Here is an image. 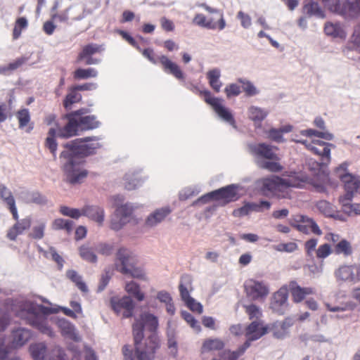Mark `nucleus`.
I'll list each match as a JSON object with an SVG mask.
<instances>
[{
    "instance_id": "f257e3e1",
    "label": "nucleus",
    "mask_w": 360,
    "mask_h": 360,
    "mask_svg": "<svg viewBox=\"0 0 360 360\" xmlns=\"http://www.w3.org/2000/svg\"><path fill=\"white\" fill-rule=\"evenodd\" d=\"M158 319L150 313H143L132 326L135 346V354L130 345L122 347L124 360H153L156 351L160 347V340L156 331L158 328Z\"/></svg>"
},
{
    "instance_id": "f03ea898",
    "label": "nucleus",
    "mask_w": 360,
    "mask_h": 360,
    "mask_svg": "<svg viewBox=\"0 0 360 360\" xmlns=\"http://www.w3.org/2000/svg\"><path fill=\"white\" fill-rule=\"evenodd\" d=\"M96 137L87 136L77 139L64 145L65 148L60 154V158L66 160L63 169L67 176V181L72 184H79L87 176L86 169L81 168V158L93 154L95 150L102 147Z\"/></svg>"
},
{
    "instance_id": "7ed1b4c3",
    "label": "nucleus",
    "mask_w": 360,
    "mask_h": 360,
    "mask_svg": "<svg viewBox=\"0 0 360 360\" xmlns=\"http://www.w3.org/2000/svg\"><path fill=\"white\" fill-rule=\"evenodd\" d=\"M250 153L255 158L257 165L271 172H280L283 167L280 164L281 160L277 154L278 148L266 143H257L248 145Z\"/></svg>"
},
{
    "instance_id": "20e7f679",
    "label": "nucleus",
    "mask_w": 360,
    "mask_h": 360,
    "mask_svg": "<svg viewBox=\"0 0 360 360\" xmlns=\"http://www.w3.org/2000/svg\"><path fill=\"white\" fill-rule=\"evenodd\" d=\"M81 115L80 110H76L62 117V119L67 120L68 122L58 129L59 138L69 139L77 136L79 130H91L99 127L100 122L95 115L82 116Z\"/></svg>"
},
{
    "instance_id": "39448f33",
    "label": "nucleus",
    "mask_w": 360,
    "mask_h": 360,
    "mask_svg": "<svg viewBox=\"0 0 360 360\" xmlns=\"http://www.w3.org/2000/svg\"><path fill=\"white\" fill-rule=\"evenodd\" d=\"M261 192L268 198H290V188L297 187L298 184L293 179H283L278 176L263 178L261 180Z\"/></svg>"
},
{
    "instance_id": "423d86ee",
    "label": "nucleus",
    "mask_w": 360,
    "mask_h": 360,
    "mask_svg": "<svg viewBox=\"0 0 360 360\" xmlns=\"http://www.w3.org/2000/svg\"><path fill=\"white\" fill-rule=\"evenodd\" d=\"M131 252L126 248H120L116 253L115 267L122 274H129L134 278L147 281L146 274L142 269L135 267L133 264Z\"/></svg>"
},
{
    "instance_id": "0eeeda50",
    "label": "nucleus",
    "mask_w": 360,
    "mask_h": 360,
    "mask_svg": "<svg viewBox=\"0 0 360 360\" xmlns=\"http://www.w3.org/2000/svg\"><path fill=\"white\" fill-rule=\"evenodd\" d=\"M199 95L203 98L205 102L211 105L217 115L231 125L236 127V121L230 110L222 105V100L212 96L209 90H198Z\"/></svg>"
},
{
    "instance_id": "6e6552de",
    "label": "nucleus",
    "mask_w": 360,
    "mask_h": 360,
    "mask_svg": "<svg viewBox=\"0 0 360 360\" xmlns=\"http://www.w3.org/2000/svg\"><path fill=\"white\" fill-rule=\"evenodd\" d=\"M347 164L342 163L335 169L337 176L340 179L341 181L344 184V187L346 191L345 198L350 200L354 192H356L360 185V179L349 173L345 172L347 170Z\"/></svg>"
},
{
    "instance_id": "1a4fd4ad",
    "label": "nucleus",
    "mask_w": 360,
    "mask_h": 360,
    "mask_svg": "<svg viewBox=\"0 0 360 360\" xmlns=\"http://www.w3.org/2000/svg\"><path fill=\"white\" fill-rule=\"evenodd\" d=\"M337 3L330 6V10L337 13L345 18H355L360 17V0H345L342 5L339 0Z\"/></svg>"
},
{
    "instance_id": "9d476101",
    "label": "nucleus",
    "mask_w": 360,
    "mask_h": 360,
    "mask_svg": "<svg viewBox=\"0 0 360 360\" xmlns=\"http://www.w3.org/2000/svg\"><path fill=\"white\" fill-rule=\"evenodd\" d=\"M246 295L252 300H262L269 293L267 285L263 281L248 279L244 284Z\"/></svg>"
},
{
    "instance_id": "9b49d317",
    "label": "nucleus",
    "mask_w": 360,
    "mask_h": 360,
    "mask_svg": "<svg viewBox=\"0 0 360 360\" xmlns=\"http://www.w3.org/2000/svg\"><path fill=\"white\" fill-rule=\"evenodd\" d=\"M297 142L303 144L312 153L321 156L322 160H326L327 162L330 160L331 148H335L333 144L318 139H312L311 141L300 140Z\"/></svg>"
},
{
    "instance_id": "f8f14e48",
    "label": "nucleus",
    "mask_w": 360,
    "mask_h": 360,
    "mask_svg": "<svg viewBox=\"0 0 360 360\" xmlns=\"http://www.w3.org/2000/svg\"><path fill=\"white\" fill-rule=\"evenodd\" d=\"M292 226L298 231L304 234H309L310 233L317 236L322 234V231L316 222L312 218L306 215H297Z\"/></svg>"
},
{
    "instance_id": "ddd939ff",
    "label": "nucleus",
    "mask_w": 360,
    "mask_h": 360,
    "mask_svg": "<svg viewBox=\"0 0 360 360\" xmlns=\"http://www.w3.org/2000/svg\"><path fill=\"white\" fill-rule=\"evenodd\" d=\"M132 212V207L127 205L118 207L111 218L110 229L115 231L121 229L124 225L129 222Z\"/></svg>"
},
{
    "instance_id": "4468645a",
    "label": "nucleus",
    "mask_w": 360,
    "mask_h": 360,
    "mask_svg": "<svg viewBox=\"0 0 360 360\" xmlns=\"http://www.w3.org/2000/svg\"><path fill=\"white\" fill-rule=\"evenodd\" d=\"M112 309L117 314L122 313V318H130L133 316L134 304L129 296H124L117 300H111Z\"/></svg>"
},
{
    "instance_id": "2eb2a0df",
    "label": "nucleus",
    "mask_w": 360,
    "mask_h": 360,
    "mask_svg": "<svg viewBox=\"0 0 360 360\" xmlns=\"http://www.w3.org/2000/svg\"><path fill=\"white\" fill-rule=\"evenodd\" d=\"M337 278L345 281H360V264L343 265L336 271Z\"/></svg>"
},
{
    "instance_id": "dca6fc26",
    "label": "nucleus",
    "mask_w": 360,
    "mask_h": 360,
    "mask_svg": "<svg viewBox=\"0 0 360 360\" xmlns=\"http://www.w3.org/2000/svg\"><path fill=\"white\" fill-rule=\"evenodd\" d=\"M214 200L221 201V205H225L237 200V186L231 184L213 191Z\"/></svg>"
},
{
    "instance_id": "f3484780",
    "label": "nucleus",
    "mask_w": 360,
    "mask_h": 360,
    "mask_svg": "<svg viewBox=\"0 0 360 360\" xmlns=\"http://www.w3.org/2000/svg\"><path fill=\"white\" fill-rule=\"evenodd\" d=\"M268 332V326L262 321H252L245 328L247 340L251 342L257 340Z\"/></svg>"
},
{
    "instance_id": "a211bd4d",
    "label": "nucleus",
    "mask_w": 360,
    "mask_h": 360,
    "mask_svg": "<svg viewBox=\"0 0 360 360\" xmlns=\"http://www.w3.org/2000/svg\"><path fill=\"white\" fill-rule=\"evenodd\" d=\"M117 33L119 34L125 41H127L130 45L133 47L136 48L137 50L141 51L144 57L148 58L151 63L154 64H157L159 62L158 58L160 56H156L153 50L152 49H145L142 50L139 46L138 43L136 40L127 32L121 30H117Z\"/></svg>"
},
{
    "instance_id": "6ab92c4d",
    "label": "nucleus",
    "mask_w": 360,
    "mask_h": 360,
    "mask_svg": "<svg viewBox=\"0 0 360 360\" xmlns=\"http://www.w3.org/2000/svg\"><path fill=\"white\" fill-rule=\"evenodd\" d=\"M289 291L291 294L292 300L295 303L301 302L309 295L315 293V290L311 287L302 288L295 281H292L288 285Z\"/></svg>"
},
{
    "instance_id": "aec40b11",
    "label": "nucleus",
    "mask_w": 360,
    "mask_h": 360,
    "mask_svg": "<svg viewBox=\"0 0 360 360\" xmlns=\"http://www.w3.org/2000/svg\"><path fill=\"white\" fill-rule=\"evenodd\" d=\"M32 219L27 217L18 221L7 232V238L11 240H15L18 236L22 234L25 231L29 229L31 226Z\"/></svg>"
},
{
    "instance_id": "412c9836",
    "label": "nucleus",
    "mask_w": 360,
    "mask_h": 360,
    "mask_svg": "<svg viewBox=\"0 0 360 360\" xmlns=\"http://www.w3.org/2000/svg\"><path fill=\"white\" fill-rule=\"evenodd\" d=\"M158 60L165 72L172 75L178 79H184V75L179 66L169 60L168 57L162 55L158 58Z\"/></svg>"
},
{
    "instance_id": "4be33fe9",
    "label": "nucleus",
    "mask_w": 360,
    "mask_h": 360,
    "mask_svg": "<svg viewBox=\"0 0 360 360\" xmlns=\"http://www.w3.org/2000/svg\"><path fill=\"white\" fill-rule=\"evenodd\" d=\"M15 116L18 120V127L20 129H25L26 132L28 133L33 129L34 123L31 122L30 112L28 109H20L15 112Z\"/></svg>"
},
{
    "instance_id": "5701e85b",
    "label": "nucleus",
    "mask_w": 360,
    "mask_h": 360,
    "mask_svg": "<svg viewBox=\"0 0 360 360\" xmlns=\"http://www.w3.org/2000/svg\"><path fill=\"white\" fill-rule=\"evenodd\" d=\"M13 340L11 347L18 348L24 345L32 337L30 330L25 328H18L13 331Z\"/></svg>"
},
{
    "instance_id": "b1692460",
    "label": "nucleus",
    "mask_w": 360,
    "mask_h": 360,
    "mask_svg": "<svg viewBox=\"0 0 360 360\" xmlns=\"http://www.w3.org/2000/svg\"><path fill=\"white\" fill-rule=\"evenodd\" d=\"M82 215L88 217L99 224H102L104 220V211L101 207L98 206H85L82 209Z\"/></svg>"
},
{
    "instance_id": "393cba45",
    "label": "nucleus",
    "mask_w": 360,
    "mask_h": 360,
    "mask_svg": "<svg viewBox=\"0 0 360 360\" xmlns=\"http://www.w3.org/2000/svg\"><path fill=\"white\" fill-rule=\"evenodd\" d=\"M57 128H51L47 134V137L45 139L44 146L48 148L51 153L53 155L54 158L56 156V151L58 148V143L56 141V137L58 136V130L59 128L62 127H59L58 124Z\"/></svg>"
},
{
    "instance_id": "a878e982",
    "label": "nucleus",
    "mask_w": 360,
    "mask_h": 360,
    "mask_svg": "<svg viewBox=\"0 0 360 360\" xmlns=\"http://www.w3.org/2000/svg\"><path fill=\"white\" fill-rule=\"evenodd\" d=\"M170 212L171 210L168 207L158 209L148 217L146 224L149 226H155L164 220Z\"/></svg>"
},
{
    "instance_id": "bb28decb",
    "label": "nucleus",
    "mask_w": 360,
    "mask_h": 360,
    "mask_svg": "<svg viewBox=\"0 0 360 360\" xmlns=\"http://www.w3.org/2000/svg\"><path fill=\"white\" fill-rule=\"evenodd\" d=\"M293 323L294 322L291 318H286L281 322L274 323L272 326L274 335L278 338H283Z\"/></svg>"
},
{
    "instance_id": "cd10ccee",
    "label": "nucleus",
    "mask_w": 360,
    "mask_h": 360,
    "mask_svg": "<svg viewBox=\"0 0 360 360\" xmlns=\"http://www.w3.org/2000/svg\"><path fill=\"white\" fill-rule=\"evenodd\" d=\"M250 346V342L246 340L243 345L239 347L236 351L226 349L219 354V357L225 360H238L242 356L246 349Z\"/></svg>"
},
{
    "instance_id": "c85d7f7f",
    "label": "nucleus",
    "mask_w": 360,
    "mask_h": 360,
    "mask_svg": "<svg viewBox=\"0 0 360 360\" xmlns=\"http://www.w3.org/2000/svg\"><path fill=\"white\" fill-rule=\"evenodd\" d=\"M288 289L285 288H280L274 294L271 303V308L277 310L279 307L285 305L288 302Z\"/></svg>"
},
{
    "instance_id": "c756f323",
    "label": "nucleus",
    "mask_w": 360,
    "mask_h": 360,
    "mask_svg": "<svg viewBox=\"0 0 360 360\" xmlns=\"http://www.w3.org/2000/svg\"><path fill=\"white\" fill-rule=\"evenodd\" d=\"M30 324L38 329L41 333L50 337L53 335L52 329L48 325L46 318L41 316H35L30 321Z\"/></svg>"
},
{
    "instance_id": "7c9ffc66",
    "label": "nucleus",
    "mask_w": 360,
    "mask_h": 360,
    "mask_svg": "<svg viewBox=\"0 0 360 360\" xmlns=\"http://www.w3.org/2000/svg\"><path fill=\"white\" fill-rule=\"evenodd\" d=\"M192 278L189 275H184L181 278V283L179 286L180 295L185 302L191 298L188 290L191 288Z\"/></svg>"
},
{
    "instance_id": "2f4dec72",
    "label": "nucleus",
    "mask_w": 360,
    "mask_h": 360,
    "mask_svg": "<svg viewBox=\"0 0 360 360\" xmlns=\"http://www.w3.org/2000/svg\"><path fill=\"white\" fill-rule=\"evenodd\" d=\"M221 74L218 69H213L207 72V79L212 89L217 93L220 91L222 83L219 80Z\"/></svg>"
},
{
    "instance_id": "473e14b6",
    "label": "nucleus",
    "mask_w": 360,
    "mask_h": 360,
    "mask_svg": "<svg viewBox=\"0 0 360 360\" xmlns=\"http://www.w3.org/2000/svg\"><path fill=\"white\" fill-rule=\"evenodd\" d=\"M224 347V342L217 338L205 340L201 347V352L205 353L211 351H219Z\"/></svg>"
},
{
    "instance_id": "72a5a7b5",
    "label": "nucleus",
    "mask_w": 360,
    "mask_h": 360,
    "mask_svg": "<svg viewBox=\"0 0 360 360\" xmlns=\"http://www.w3.org/2000/svg\"><path fill=\"white\" fill-rule=\"evenodd\" d=\"M333 251L336 255H342L345 257H348L353 253V248L350 242L346 239H341L334 245Z\"/></svg>"
},
{
    "instance_id": "f704fd0d",
    "label": "nucleus",
    "mask_w": 360,
    "mask_h": 360,
    "mask_svg": "<svg viewBox=\"0 0 360 360\" xmlns=\"http://www.w3.org/2000/svg\"><path fill=\"white\" fill-rule=\"evenodd\" d=\"M102 51L101 46L96 44H89L83 46L81 52L78 54L77 61H83L86 57L99 53Z\"/></svg>"
},
{
    "instance_id": "c9c22d12",
    "label": "nucleus",
    "mask_w": 360,
    "mask_h": 360,
    "mask_svg": "<svg viewBox=\"0 0 360 360\" xmlns=\"http://www.w3.org/2000/svg\"><path fill=\"white\" fill-rule=\"evenodd\" d=\"M324 32L327 35L334 37L345 38L346 33L340 24L327 22L324 27Z\"/></svg>"
},
{
    "instance_id": "e433bc0d",
    "label": "nucleus",
    "mask_w": 360,
    "mask_h": 360,
    "mask_svg": "<svg viewBox=\"0 0 360 360\" xmlns=\"http://www.w3.org/2000/svg\"><path fill=\"white\" fill-rule=\"evenodd\" d=\"M27 60L28 58L25 56L18 58L13 62L8 63L7 65L0 67V74L8 75L20 68L22 65L26 63Z\"/></svg>"
},
{
    "instance_id": "4c0bfd02",
    "label": "nucleus",
    "mask_w": 360,
    "mask_h": 360,
    "mask_svg": "<svg viewBox=\"0 0 360 360\" xmlns=\"http://www.w3.org/2000/svg\"><path fill=\"white\" fill-rule=\"evenodd\" d=\"M125 290L139 302L144 300V293L141 291L139 285L134 281L127 283Z\"/></svg>"
},
{
    "instance_id": "58836bf2",
    "label": "nucleus",
    "mask_w": 360,
    "mask_h": 360,
    "mask_svg": "<svg viewBox=\"0 0 360 360\" xmlns=\"http://www.w3.org/2000/svg\"><path fill=\"white\" fill-rule=\"evenodd\" d=\"M30 352L34 360H44L46 353V347L44 343H37L30 345Z\"/></svg>"
},
{
    "instance_id": "ea45409f",
    "label": "nucleus",
    "mask_w": 360,
    "mask_h": 360,
    "mask_svg": "<svg viewBox=\"0 0 360 360\" xmlns=\"http://www.w3.org/2000/svg\"><path fill=\"white\" fill-rule=\"evenodd\" d=\"M67 277L75 283L76 286L83 292H88V288L86 283L82 281V278L75 270L67 271Z\"/></svg>"
},
{
    "instance_id": "a19ab883",
    "label": "nucleus",
    "mask_w": 360,
    "mask_h": 360,
    "mask_svg": "<svg viewBox=\"0 0 360 360\" xmlns=\"http://www.w3.org/2000/svg\"><path fill=\"white\" fill-rule=\"evenodd\" d=\"M316 207L319 211L326 217L333 216V212L336 209L333 204L324 200L318 201L316 204Z\"/></svg>"
},
{
    "instance_id": "79ce46f5",
    "label": "nucleus",
    "mask_w": 360,
    "mask_h": 360,
    "mask_svg": "<svg viewBox=\"0 0 360 360\" xmlns=\"http://www.w3.org/2000/svg\"><path fill=\"white\" fill-rule=\"evenodd\" d=\"M75 89V86L70 89V92L66 95L63 105L65 108H69L72 104L78 103L82 99V95Z\"/></svg>"
},
{
    "instance_id": "37998d69",
    "label": "nucleus",
    "mask_w": 360,
    "mask_h": 360,
    "mask_svg": "<svg viewBox=\"0 0 360 360\" xmlns=\"http://www.w3.org/2000/svg\"><path fill=\"white\" fill-rule=\"evenodd\" d=\"M304 11L309 15L324 17L323 13L317 2L309 1L303 7Z\"/></svg>"
},
{
    "instance_id": "c03bdc74",
    "label": "nucleus",
    "mask_w": 360,
    "mask_h": 360,
    "mask_svg": "<svg viewBox=\"0 0 360 360\" xmlns=\"http://www.w3.org/2000/svg\"><path fill=\"white\" fill-rule=\"evenodd\" d=\"M245 312L248 316L250 320L252 321H261L260 318L262 316V311L261 309L255 304L249 305H244Z\"/></svg>"
},
{
    "instance_id": "a18cd8bd",
    "label": "nucleus",
    "mask_w": 360,
    "mask_h": 360,
    "mask_svg": "<svg viewBox=\"0 0 360 360\" xmlns=\"http://www.w3.org/2000/svg\"><path fill=\"white\" fill-rule=\"evenodd\" d=\"M97 75V70L92 68L86 69L78 68L74 72V78L76 79H86L91 77H96Z\"/></svg>"
},
{
    "instance_id": "49530a36",
    "label": "nucleus",
    "mask_w": 360,
    "mask_h": 360,
    "mask_svg": "<svg viewBox=\"0 0 360 360\" xmlns=\"http://www.w3.org/2000/svg\"><path fill=\"white\" fill-rule=\"evenodd\" d=\"M301 134L305 136H316L319 138H322L328 141H331L333 139V135L328 131H319L315 129H309L306 130H302L301 131Z\"/></svg>"
},
{
    "instance_id": "de8ad7c7",
    "label": "nucleus",
    "mask_w": 360,
    "mask_h": 360,
    "mask_svg": "<svg viewBox=\"0 0 360 360\" xmlns=\"http://www.w3.org/2000/svg\"><path fill=\"white\" fill-rule=\"evenodd\" d=\"M238 82L241 84L243 91L247 96H253L258 94L259 91L250 81L240 78Z\"/></svg>"
},
{
    "instance_id": "09e8293b",
    "label": "nucleus",
    "mask_w": 360,
    "mask_h": 360,
    "mask_svg": "<svg viewBox=\"0 0 360 360\" xmlns=\"http://www.w3.org/2000/svg\"><path fill=\"white\" fill-rule=\"evenodd\" d=\"M52 227L55 230L64 229L70 233L73 229V221L63 219H56L53 222Z\"/></svg>"
},
{
    "instance_id": "8fccbe9b",
    "label": "nucleus",
    "mask_w": 360,
    "mask_h": 360,
    "mask_svg": "<svg viewBox=\"0 0 360 360\" xmlns=\"http://www.w3.org/2000/svg\"><path fill=\"white\" fill-rule=\"evenodd\" d=\"M27 27V20L25 17L18 18L15 22L13 30V39H17L20 37L21 32Z\"/></svg>"
},
{
    "instance_id": "3c124183",
    "label": "nucleus",
    "mask_w": 360,
    "mask_h": 360,
    "mask_svg": "<svg viewBox=\"0 0 360 360\" xmlns=\"http://www.w3.org/2000/svg\"><path fill=\"white\" fill-rule=\"evenodd\" d=\"M249 117L255 122H261L265 119L267 113L259 108L252 106L248 110Z\"/></svg>"
},
{
    "instance_id": "603ef678",
    "label": "nucleus",
    "mask_w": 360,
    "mask_h": 360,
    "mask_svg": "<svg viewBox=\"0 0 360 360\" xmlns=\"http://www.w3.org/2000/svg\"><path fill=\"white\" fill-rule=\"evenodd\" d=\"M46 229L45 222H39L37 225L33 226L32 232L29 236L35 240H40L44 236V231Z\"/></svg>"
},
{
    "instance_id": "864d4df0",
    "label": "nucleus",
    "mask_w": 360,
    "mask_h": 360,
    "mask_svg": "<svg viewBox=\"0 0 360 360\" xmlns=\"http://www.w3.org/2000/svg\"><path fill=\"white\" fill-rule=\"evenodd\" d=\"M0 196L7 206L15 203L11 191L5 185L0 186Z\"/></svg>"
},
{
    "instance_id": "5fc2aeb1",
    "label": "nucleus",
    "mask_w": 360,
    "mask_h": 360,
    "mask_svg": "<svg viewBox=\"0 0 360 360\" xmlns=\"http://www.w3.org/2000/svg\"><path fill=\"white\" fill-rule=\"evenodd\" d=\"M79 255L82 259L88 262L94 263L97 261L96 255L89 247L82 246L79 248Z\"/></svg>"
},
{
    "instance_id": "6e6d98bb",
    "label": "nucleus",
    "mask_w": 360,
    "mask_h": 360,
    "mask_svg": "<svg viewBox=\"0 0 360 360\" xmlns=\"http://www.w3.org/2000/svg\"><path fill=\"white\" fill-rule=\"evenodd\" d=\"M58 326L63 335H67L72 338H73L75 335V328L72 324L65 320H60L58 322Z\"/></svg>"
},
{
    "instance_id": "4d7b16f0",
    "label": "nucleus",
    "mask_w": 360,
    "mask_h": 360,
    "mask_svg": "<svg viewBox=\"0 0 360 360\" xmlns=\"http://www.w3.org/2000/svg\"><path fill=\"white\" fill-rule=\"evenodd\" d=\"M333 252L331 246L328 243H324L319 246L316 250V256L318 259H325Z\"/></svg>"
},
{
    "instance_id": "13d9d810",
    "label": "nucleus",
    "mask_w": 360,
    "mask_h": 360,
    "mask_svg": "<svg viewBox=\"0 0 360 360\" xmlns=\"http://www.w3.org/2000/svg\"><path fill=\"white\" fill-rule=\"evenodd\" d=\"M60 212L64 216L70 217L73 219H78L82 216V210L70 208L67 206H61L60 207Z\"/></svg>"
},
{
    "instance_id": "bf43d9fd",
    "label": "nucleus",
    "mask_w": 360,
    "mask_h": 360,
    "mask_svg": "<svg viewBox=\"0 0 360 360\" xmlns=\"http://www.w3.org/2000/svg\"><path fill=\"white\" fill-rule=\"evenodd\" d=\"M298 245L295 242L286 243H280L274 247V249L278 252H292L297 250Z\"/></svg>"
},
{
    "instance_id": "052dcab7",
    "label": "nucleus",
    "mask_w": 360,
    "mask_h": 360,
    "mask_svg": "<svg viewBox=\"0 0 360 360\" xmlns=\"http://www.w3.org/2000/svg\"><path fill=\"white\" fill-rule=\"evenodd\" d=\"M193 24L205 28H214L211 23H207V18L202 13L196 14L193 19Z\"/></svg>"
},
{
    "instance_id": "680f3d73",
    "label": "nucleus",
    "mask_w": 360,
    "mask_h": 360,
    "mask_svg": "<svg viewBox=\"0 0 360 360\" xmlns=\"http://www.w3.org/2000/svg\"><path fill=\"white\" fill-rule=\"evenodd\" d=\"M218 20L215 21L214 18H207V23H211L214 28H209L210 30H222L226 27V22L224 19L223 13H219Z\"/></svg>"
},
{
    "instance_id": "e2e57ef3",
    "label": "nucleus",
    "mask_w": 360,
    "mask_h": 360,
    "mask_svg": "<svg viewBox=\"0 0 360 360\" xmlns=\"http://www.w3.org/2000/svg\"><path fill=\"white\" fill-rule=\"evenodd\" d=\"M181 316L183 319L191 326V328L196 330L198 332L200 330V326L199 325V323L191 314L186 311H183L181 313Z\"/></svg>"
},
{
    "instance_id": "0e129e2a",
    "label": "nucleus",
    "mask_w": 360,
    "mask_h": 360,
    "mask_svg": "<svg viewBox=\"0 0 360 360\" xmlns=\"http://www.w3.org/2000/svg\"><path fill=\"white\" fill-rule=\"evenodd\" d=\"M318 244L316 238H310L304 243V250L307 256H312L313 252L316 250V247Z\"/></svg>"
},
{
    "instance_id": "69168bd1",
    "label": "nucleus",
    "mask_w": 360,
    "mask_h": 360,
    "mask_svg": "<svg viewBox=\"0 0 360 360\" xmlns=\"http://www.w3.org/2000/svg\"><path fill=\"white\" fill-rule=\"evenodd\" d=\"M227 98L238 96L241 91L240 86L236 84H230L224 89Z\"/></svg>"
},
{
    "instance_id": "338daca9",
    "label": "nucleus",
    "mask_w": 360,
    "mask_h": 360,
    "mask_svg": "<svg viewBox=\"0 0 360 360\" xmlns=\"http://www.w3.org/2000/svg\"><path fill=\"white\" fill-rule=\"evenodd\" d=\"M269 138L277 143H282L284 141L283 138L282 131L280 129H271L268 131Z\"/></svg>"
},
{
    "instance_id": "774afa93",
    "label": "nucleus",
    "mask_w": 360,
    "mask_h": 360,
    "mask_svg": "<svg viewBox=\"0 0 360 360\" xmlns=\"http://www.w3.org/2000/svg\"><path fill=\"white\" fill-rule=\"evenodd\" d=\"M113 250L114 247L112 245L106 243H101L96 247V250L98 253L106 256L111 255Z\"/></svg>"
}]
</instances>
